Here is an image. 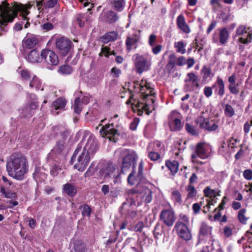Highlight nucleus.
I'll return each instance as SVG.
<instances>
[{"mask_svg": "<svg viewBox=\"0 0 252 252\" xmlns=\"http://www.w3.org/2000/svg\"><path fill=\"white\" fill-rule=\"evenodd\" d=\"M97 149V142L92 136L89 137L83 148L79 144L70 160L71 164H74V168L79 171H84L90 161L91 157Z\"/></svg>", "mask_w": 252, "mask_h": 252, "instance_id": "f257e3e1", "label": "nucleus"}, {"mask_svg": "<svg viewBox=\"0 0 252 252\" xmlns=\"http://www.w3.org/2000/svg\"><path fill=\"white\" fill-rule=\"evenodd\" d=\"M6 170L9 176L18 180L24 179L28 170L27 159L24 156L14 154L7 162Z\"/></svg>", "mask_w": 252, "mask_h": 252, "instance_id": "f03ea898", "label": "nucleus"}, {"mask_svg": "<svg viewBox=\"0 0 252 252\" xmlns=\"http://www.w3.org/2000/svg\"><path fill=\"white\" fill-rule=\"evenodd\" d=\"M22 12V17L24 20H27V15L29 12L27 9L21 4H16L13 6H9V4L4 1L0 5V28L2 31H5L4 27L8 22H12L13 19L17 16L18 11Z\"/></svg>", "mask_w": 252, "mask_h": 252, "instance_id": "7ed1b4c3", "label": "nucleus"}, {"mask_svg": "<svg viewBox=\"0 0 252 252\" xmlns=\"http://www.w3.org/2000/svg\"><path fill=\"white\" fill-rule=\"evenodd\" d=\"M54 130L57 134H60L62 139L59 140L52 150V152L57 155H60L63 153L66 148V140L69 135V132L65 127L63 126H56Z\"/></svg>", "mask_w": 252, "mask_h": 252, "instance_id": "20e7f679", "label": "nucleus"}, {"mask_svg": "<svg viewBox=\"0 0 252 252\" xmlns=\"http://www.w3.org/2000/svg\"><path fill=\"white\" fill-rule=\"evenodd\" d=\"M121 155L123 157L122 172L124 173L126 169L129 168L135 163L137 156L134 151L128 149L122 150Z\"/></svg>", "mask_w": 252, "mask_h": 252, "instance_id": "39448f33", "label": "nucleus"}, {"mask_svg": "<svg viewBox=\"0 0 252 252\" xmlns=\"http://www.w3.org/2000/svg\"><path fill=\"white\" fill-rule=\"evenodd\" d=\"M72 46V41L65 37H59L56 40V47L62 56H66L70 52Z\"/></svg>", "mask_w": 252, "mask_h": 252, "instance_id": "423d86ee", "label": "nucleus"}, {"mask_svg": "<svg viewBox=\"0 0 252 252\" xmlns=\"http://www.w3.org/2000/svg\"><path fill=\"white\" fill-rule=\"evenodd\" d=\"M140 90L142 94L143 100H148L153 104L155 102L154 97L156 94L154 92L153 88L151 84L148 83L146 80H142L140 84Z\"/></svg>", "mask_w": 252, "mask_h": 252, "instance_id": "0eeeda50", "label": "nucleus"}, {"mask_svg": "<svg viewBox=\"0 0 252 252\" xmlns=\"http://www.w3.org/2000/svg\"><path fill=\"white\" fill-rule=\"evenodd\" d=\"M211 150L209 146L205 143H198L196 147L195 152L191 156L192 162L198 157L201 159L207 158L210 155Z\"/></svg>", "mask_w": 252, "mask_h": 252, "instance_id": "6e6552de", "label": "nucleus"}, {"mask_svg": "<svg viewBox=\"0 0 252 252\" xmlns=\"http://www.w3.org/2000/svg\"><path fill=\"white\" fill-rule=\"evenodd\" d=\"M159 219L166 226L170 227L176 220L175 212L171 207L163 209L160 213Z\"/></svg>", "mask_w": 252, "mask_h": 252, "instance_id": "1a4fd4ad", "label": "nucleus"}, {"mask_svg": "<svg viewBox=\"0 0 252 252\" xmlns=\"http://www.w3.org/2000/svg\"><path fill=\"white\" fill-rule=\"evenodd\" d=\"M132 59L137 73H141L148 69L150 64L144 56L136 54L133 56Z\"/></svg>", "mask_w": 252, "mask_h": 252, "instance_id": "9d476101", "label": "nucleus"}, {"mask_svg": "<svg viewBox=\"0 0 252 252\" xmlns=\"http://www.w3.org/2000/svg\"><path fill=\"white\" fill-rule=\"evenodd\" d=\"M40 56L42 59H44L49 65L56 66L59 64L58 56L54 51L49 49L42 50Z\"/></svg>", "mask_w": 252, "mask_h": 252, "instance_id": "9b49d317", "label": "nucleus"}, {"mask_svg": "<svg viewBox=\"0 0 252 252\" xmlns=\"http://www.w3.org/2000/svg\"><path fill=\"white\" fill-rule=\"evenodd\" d=\"M99 132L102 136H107L110 141L116 142L118 139L119 133L118 130L114 128L113 124L106 125L101 127Z\"/></svg>", "mask_w": 252, "mask_h": 252, "instance_id": "f8f14e48", "label": "nucleus"}, {"mask_svg": "<svg viewBox=\"0 0 252 252\" xmlns=\"http://www.w3.org/2000/svg\"><path fill=\"white\" fill-rule=\"evenodd\" d=\"M174 228L179 236L183 240L188 241L191 239L192 235L190 231L186 224L178 221L175 225Z\"/></svg>", "mask_w": 252, "mask_h": 252, "instance_id": "ddd939ff", "label": "nucleus"}, {"mask_svg": "<svg viewBox=\"0 0 252 252\" xmlns=\"http://www.w3.org/2000/svg\"><path fill=\"white\" fill-rule=\"evenodd\" d=\"M132 205H135V201L133 198H129L126 202L123 203L120 211L122 214L134 218L136 215V212L132 209L131 207Z\"/></svg>", "mask_w": 252, "mask_h": 252, "instance_id": "4468645a", "label": "nucleus"}, {"mask_svg": "<svg viewBox=\"0 0 252 252\" xmlns=\"http://www.w3.org/2000/svg\"><path fill=\"white\" fill-rule=\"evenodd\" d=\"M196 122L201 128L210 131L215 130L218 128V125L216 122L205 120L203 117L198 118Z\"/></svg>", "mask_w": 252, "mask_h": 252, "instance_id": "2eb2a0df", "label": "nucleus"}, {"mask_svg": "<svg viewBox=\"0 0 252 252\" xmlns=\"http://www.w3.org/2000/svg\"><path fill=\"white\" fill-rule=\"evenodd\" d=\"M145 102L137 101L135 105V107L137 109L138 114L141 115L143 111H145L147 114H149V111L150 109H154V104H152L151 102L145 100Z\"/></svg>", "mask_w": 252, "mask_h": 252, "instance_id": "dca6fc26", "label": "nucleus"}, {"mask_svg": "<svg viewBox=\"0 0 252 252\" xmlns=\"http://www.w3.org/2000/svg\"><path fill=\"white\" fill-rule=\"evenodd\" d=\"M139 40V36L136 34L128 35L126 40V49L128 51H130L133 46H134V47L136 48V44Z\"/></svg>", "mask_w": 252, "mask_h": 252, "instance_id": "f3484780", "label": "nucleus"}, {"mask_svg": "<svg viewBox=\"0 0 252 252\" xmlns=\"http://www.w3.org/2000/svg\"><path fill=\"white\" fill-rule=\"evenodd\" d=\"M104 20L109 24H113L119 19L118 14L114 11L109 10L103 14Z\"/></svg>", "mask_w": 252, "mask_h": 252, "instance_id": "a211bd4d", "label": "nucleus"}, {"mask_svg": "<svg viewBox=\"0 0 252 252\" xmlns=\"http://www.w3.org/2000/svg\"><path fill=\"white\" fill-rule=\"evenodd\" d=\"M177 25L183 32L186 33H189L190 30L187 24L185 19L183 15H180L177 18Z\"/></svg>", "mask_w": 252, "mask_h": 252, "instance_id": "6ab92c4d", "label": "nucleus"}, {"mask_svg": "<svg viewBox=\"0 0 252 252\" xmlns=\"http://www.w3.org/2000/svg\"><path fill=\"white\" fill-rule=\"evenodd\" d=\"M138 197L142 198V201L145 203H149L152 200V191L148 188L144 187L143 190L140 192Z\"/></svg>", "mask_w": 252, "mask_h": 252, "instance_id": "aec40b11", "label": "nucleus"}, {"mask_svg": "<svg viewBox=\"0 0 252 252\" xmlns=\"http://www.w3.org/2000/svg\"><path fill=\"white\" fill-rule=\"evenodd\" d=\"M38 43L37 38L33 36L25 37L22 42L23 47L27 49H32Z\"/></svg>", "mask_w": 252, "mask_h": 252, "instance_id": "412c9836", "label": "nucleus"}, {"mask_svg": "<svg viewBox=\"0 0 252 252\" xmlns=\"http://www.w3.org/2000/svg\"><path fill=\"white\" fill-rule=\"evenodd\" d=\"M126 4L125 0H112L111 1V5L112 9L117 12L122 11Z\"/></svg>", "mask_w": 252, "mask_h": 252, "instance_id": "4be33fe9", "label": "nucleus"}, {"mask_svg": "<svg viewBox=\"0 0 252 252\" xmlns=\"http://www.w3.org/2000/svg\"><path fill=\"white\" fill-rule=\"evenodd\" d=\"M66 104V101L65 99L63 98H59L57 100L55 101L53 103V107L55 109V111H53V113H54L55 115H58L59 111H56L58 110H63Z\"/></svg>", "mask_w": 252, "mask_h": 252, "instance_id": "5701e85b", "label": "nucleus"}, {"mask_svg": "<svg viewBox=\"0 0 252 252\" xmlns=\"http://www.w3.org/2000/svg\"><path fill=\"white\" fill-rule=\"evenodd\" d=\"M38 106V104L37 101L32 102L29 106H27L23 109H21V113L24 116H27L31 114L32 111L36 109Z\"/></svg>", "mask_w": 252, "mask_h": 252, "instance_id": "b1692460", "label": "nucleus"}, {"mask_svg": "<svg viewBox=\"0 0 252 252\" xmlns=\"http://www.w3.org/2000/svg\"><path fill=\"white\" fill-rule=\"evenodd\" d=\"M29 82V87L31 88H34L36 90L38 91L41 87L42 82L41 80L35 75L32 76Z\"/></svg>", "mask_w": 252, "mask_h": 252, "instance_id": "393cba45", "label": "nucleus"}, {"mask_svg": "<svg viewBox=\"0 0 252 252\" xmlns=\"http://www.w3.org/2000/svg\"><path fill=\"white\" fill-rule=\"evenodd\" d=\"M28 60L32 63H38L42 60L40 54L36 50H32L28 56Z\"/></svg>", "mask_w": 252, "mask_h": 252, "instance_id": "a878e982", "label": "nucleus"}, {"mask_svg": "<svg viewBox=\"0 0 252 252\" xmlns=\"http://www.w3.org/2000/svg\"><path fill=\"white\" fill-rule=\"evenodd\" d=\"M212 227L206 223L202 222L199 229V235L203 236H208L211 234Z\"/></svg>", "mask_w": 252, "mask_h": 252, "instance_id": "bb28decb", "label": "nucleus"}, {"mask_svg": "<svg viewBox=\"0 0 252 252\" xmlns=\"http://www.w3.org/2000/svg\"><path fill=\"white\" fill-rule=\"evenodd\" d=\"M165 165L168 169L171 171L173 175H175L178 171L179 163L176 160L172 161L167 160L165 162Z\"/></svg>", "mask_w": 252, "mask_h": 252, "instance_id": "cd10ccee", "label": "nucleus"}, {"mask_svg": "<svg viewBox=\"0 0 252 252\" xmlns=\"http://www.w3.org/2000/svg\"><path fill=\"white\" fill-rule=\"evenodd\" d=\"M185 81L186 82L190 83L192 87L198 88L199 86L198 78L194 73H189L187 74V78L186 79Z\"/></svg>", "mask_w": 252, "mask_h": 252, "instance_id": "c85d7f7f", "label": "nucleus"}, {"mask_svg": "<svg viewBox=\"0 0 252 252\" xmlns=\"http://www.w3.org/2000/svg\"><path fill=\"white\" fill-rule=\"evenodd\" d=\"M118 36V34L116 32H110L106 33L103 35L102 38L104 43H107L109 41H113L116 40Z\"/></svg>", "mask_w": 252, "mask_h": 252, "instance_id": "c756f323", "label": "nucleus"}, {"mask_svg": "<svg viewBox=\"0 0 252 252\" xmlns=\"http://www.w3.org/2000/svg\"><path fill=\"white\" fill-rule=\"evenodd\" d=\"M219 39L221 44H225L229 37V32L226 28H223L219 30Z\"/></svg>", "mask_w": 252, "mask_h": 252, "instance_id": "7c9ffc66", "label": "nucleus"}, {"mask_svg": "<svg viewBox=\"0 0 252 252\" xmlns=\"http://www.w3.org/2000/svg\"><path fill=\"white\" fill-rule=\"evenodd\" d=\"M64 192L70 196H74L77 192L76 188L71 184L67 183L63 187Z\"/></svg>", "mask_w": 252, "mask_h": 252, "instance_id": "2f4dec72", "label": "nucleus"}, {"mask_svg": "<svg viewBox=\"0 0 252 252\" xmlns=\"http://www.w3.org/2000/svg\"><path fill=\"white\" fill-rule=\"evenodd\" d=\"M169 126L172 130H179L182 126L181 121L177 118L170 120Z\"/></svg>", "mask_w": 252, "mask_h": 252, "instance_id": "473e14b6", "label": "nucleus"}, {"mask_svg": "<svg viewBox=\"0 0 252 252\" xmlns=\"http://www.w3.org/2000/svg\"><path fill=\"white\" fill-rule=\"evenodd\" d=\"M168 62L166 65V68L168 71H171L175 66L176 56L175 54H170L168 57Z\"/></svg>", "mask_w": 252, "mask_h": 252, "instance_id": "72a5a7b5", "label": "nucleus"}, {"mask_svg": "<svg viewBox=\"0 0 252 252\" xmlns=\"http://www.w3.org/2000/svg\"><path fill=\"white\" fill-rule=\"evenodd\" d=\"M73 68L68 65H63L59 67L58 72L62 75H68L72 73Z\"/></svg>", "mask_w": 252, "mask_h": 252, "instance_id": "f704fd0d", "label": "nucleus"}, {"mask_svg": "<svg viewBox=\"0 0 252 252\" xmlns=\"http://www.w3.org/2000/svg\"><path fill=\"white\" fill-rule=\"evenodd\" d=\"M186 43H184L182 41L176 42L174 43V47L176 49V52L181 54H184L186 53Z\"/></svg>", "mask_w": 252, "mask_h": 252, "instance_id": "c9c22d12", "label": "nucleus"}, {"mask_svg": "<svg viewBox=\"0 0 252 252\" xmlns=\"http://www.w3.org/2000/svg\"><path fill=\"white\" fill-rule=\"evenodd\" d=\"M148 158L152 161H157L160 158V152L155 151L147 148Z\"/></svg>", "mask_w": 252, "mask_h": 252, "instance_id": "e433bc0d", "label": "nucleus"}, {"mask_svg": "<svg viewBox=\"0 0 252 252\" xmlns=\"http://www.w3.org/2000/svg\"><path fill=\"white\" fill-rule=\"evenodd\" d=\"M163 146H162L161 143L160 141H157L153 143H151L149 144L147 148L151 149V150L160 152Z\"/></svg>", "mask_w": 252, "mask_h": 252, "instance_id": "4c0bfd02", "label": "nucleus"}, {"mask_svg": "<svg viewBox=\"0 0 252 252\" xmlns=\"http://www.w3.org/2000/svg\"><path fill=\"white\" fill-rule=\"evenodd\" d=\"M116 168L113 165L110 164L105 170V177L108 176L111 177L112 176L114 178H117L119 176V173L117 172V174H113L115 171Z\"/></svg>", "mask_w": 252, "mask_h": 252, "instance_id": "58836bf2", "label": "nucleus"}, {"mask_svg": "<svg viewBox=\"0 0 252 252\" xmlns=\"http://www.w3.org/2000/svg\"><path fill=\"white\" fill-rule=\"evenodd\" d=\"M21 79L24 82L30 81L32 78L30 72L26 69L22 70L20 71Z\"/></svg>", "mask_w": 252, "mask_h": 252, "instance_id": "ea45409f", "label": "nucleus"}, {"mask_svg": "<svg viewBox=\"0 0 252 252\" xmlns=\"http://www.w3.org/2000/svg\"><path fill=\"white\" fill-rule=\"evenodd\" d=\"M186 190L188 192V198H192L196 196L197 191L195 188L191 185H188L186 188Z\"/></svg>", "mask_w": 252, "mask_h": 252, "instance_id": "a19ab883", "label": "nucleus"}, {"mask_svg": "<svg viewBox=\"0 0 252 252\" xmlns=\"http://www.w3.org/2000/svg\"><path fill=\"white\" fill-rule=\"evenodd\" d=\"M217 83L219 87L218 95L222 96L224 94V84L222 79L220 77L217 78Z\"/></svg>", "mask_w": 252, "mask_h": 252, "instance_id": "79ce46f5", "label": "nucleus"}, {"mask_svg": "<svg viewBox=\"0 0 252 252\" xmlns=\"http://www.w3.org/2000/svg\"><path fill=\"white\" fill-rule=\"evenodd\" d=\"M171 196L175 203L181 204L182 202L181 194L178 190H174L172 192Z\"/></svg>", "mask_w": 252, "mask_h": 252, "instance_id": "37998d69", "label": "nucleus"}, {"mask_svg": "<svg viewBox=\"0 0 252 252\" xmlns=\"http://www.w3.org/2000/svg\"><path fill=\"white\" fill-rule=\"evenodd\" d=\"M246 213V210L245 209H242L238 212V220L243 224H246L248 219V218L245 216Z\"/></svg>", "mask_w": 252, "mask_h": 252, "instance_id": "c03bdc74", "label": "nucleus"}, {"mask_svg": "<svg viewBox=\"0 0 252 252\" xmlns=\"http://www.w3.org/2000/svg\"><path fill=\"white\" fill-rule=\"evenodd\" d=\"M82 103L79 97H77L74 100L73 109L76 114H80L82 110Z\"/></svg>", "mask_w": 252, "mask_h": 252, "instance_id": "a18cd8bd", "label": "nucleus"}, {"mask_svg": "<svg viewBox=\"0 0 252 252\" xmlns=\"http://www.w3.org/2000/svg\"><path fill=\"white\" fill-rule=\"evenodd\" d=\"M74 249L75 252H86L85 248L79 240H76L74 242Z\"/></svg>", "mask_w": 252, "mask_h": 252, "instance_id": "49530a36", "label": "nucleus"}, {"mask_svg": "<svg viewBox=\"0 0 252 252\" xmlns=\"http://www.w3.org/2000/svg\"><path fill=\"white\" fill-rule=\"evenodd\" d=\"M141 178H139L138 177L137 178H135L134 172L131 173L128 178H127V182L131 185H137L139 182V180Z\"/></svg>", "mask_w": 252, "mask_h": 252, "instance_id": "de8ad7c7", "label": "nucleus"}, {"mask_svg": "<svg viewBox=\"0 0 252 252\" xmlns=\"http://www.w3.org/2000/svg\"><path fill=\"white\" fill-rule=\"evenodd\" d=\"M86 20H87V18L83 14H78L76 15V22L77 23L79 27H83Z\"/></svg>", "mask_w": 252, "mask_h": 252, "instance_id": "09e8293b", "label": "nucleus"}, {"mask_svg": "<svg viewBox=\"0 0 252 252\" xmlns=\"http://www.w3.org/2000/svg\"><path fill=\"white\" fill-rule=\"evenodd\" d=\"M163 232L162 229L158 225H157L154 229L153 233L154 235L155 238L158 239L162 235Z\"/></svg>", "mask_w": 252, "mask_h": 252, "instance_id": "8fccbe9b", "label": "nucleus"}, {"mask_svg": "<svg viewBox=\"0 0 252 252\" xmlns=\"http://www.w3.org/2000/svg\"><path fill=\"white\" fill-rule=\"evenodd\" d=\"M225 114L226 115L231 117L234 115V110L233 107L229 104H226L225 105V109H224Z\"/></svg>", "mask_w": 252, "mask_h": 252, "instance_id": "3c124183", "label": "nucleus"}, {"mask_svg": "<svg viewBox=\"0 0 252 252\" xmlns=\"http://www.w3.org/2000/svg\"><path fill=\"white\" fill-rule=\"evenodd\" d=\"M201 72L203 73V78L204 79H207L211 77V70L210 68L207 67L206 66H204L201 69Z\"/></svg>", "mask_w": 252, "mask_h": 252, "instance_id": "603ef678", "label": "nucleus"}, {"mask_svg": "<svg viewBox=\"0 0 252 252\" xmlns=\"http://www.w3.org/2000/svg\"><path fill=\"white\" fill-rule=\"evenodd\" d=\"M203 192L205 196H216V191L212 189L209 187H206L203 190Z\"/></svg>", "mask_w": 252, "mask_h": 252, "instance_id": "864d4df0", "label": "nucleus"}, {"mask_svg": "<svg viewBox=\"0 0 252 252\" xmlns=\"http://www.w3.org/2000/svg\"><path fill=\"white\" fill-rule=\"evenodd\" d=\"M238 83L234 85H229L228 86V89L230 92L232 94H237L239 92V90L238 88Z\"/></svg>", "mask_w": 252, "mask_h": 252, "instance_id": "5fc2aeb1", "label": "nucleus"}, {"mask_svg": "<svg viewBox=\"0 0 252 252\" xmlns=\"http://www.w3.org/2000/svg\"><path fill=\"white\" fill-rule=\"evenodd\" d=\"M92 210L91 208L88 205H85L83 207V210L82 211V215L83 216L90 217L91 214Z\"/></svg>", "mask_w": 252, "mask_h": 252, "instance_id": "6e6d98bb", "label": "nucleus"}, {"mask_svg": "<svg viewBox=\"0 0 252 252\" xmlns=\"http://www.w3.org/2000/svg\"><path fill=\"white\" fill-rule=\"evenodd\" d=\"M245 33H247L246 27L243 25H241L239 26L236 31V35H243Z\"/></svg>", "mask_w": 252, "mask_h": 252, "instance_id": "4d7b16f0", "label": "nucleus"}, {"mask_svg": "<svg viewBox=\"0 0 252 252\" xmlns=\"http://www.w3.org/2000/svg\"><path fill=\"white\" fill-rule=\"evenodd\" d=\"M252 39V34L251 33H248L246 38L241 37L239 38V41L242 43L247 44L251 42Z\"/></svg>", "mask_w": 252, "mask_h": 252, "instance_id": "13d9d810", "label": "nucleus"}, {"mask_svg": "<svg viewBox=\"0 0 252 252\" xmlns=\"http://www.w3.org/2000/svg\"><path fill=\"white\" fill-rule=\"evenodd\" d=\"M186 63V58L184 56H180L178 58H176L175 61V65L178 66H183Z\"/></svg>", "mask_w": 252, "mask_h": 252, "instance_id": "bf43d9fd", "label": "nucleus"}, {"mask_svg": "<svg viewBox=\"0 0 252 252\" xmlns=\"http://www.w3.org/2000/svg\"><path fill=\"white\" fill-rule=\"evenodd\" d=\"M214 85L212 87L206 86L204 89V94L207 97L211 96L213 93L212 88L214 87Z\"/></svg>", "mask_w": 252, "mask_h": 252, "instance_id": "052dcab7", "label": "nucleus"}, {"mask_svg": "<svg viewBox=\"0 0 252 252\" xmlns=\"http://www.w3.org/2000/svg\"><path fill=\"white\" fill-rule=\"evenodd\" d=\"M185 128L186 130L189 133L192 135L196 134V130L194 126H191L189 123H187L185 125Z\"/></svg>", "mask_w": 252, "mask_h": 252, "instance_id": "680f3d73", "label": "nucleus"}, {"mask_svg": "<svg viewBox=\"0 0 252 252\" xmlns=\"http://www.w3.org/2000/svg\"><path fill=\"white\" fill-rule=\"evenodd\" d=\"M110 48L105 46L101 48V52L99 53V56H102V54L106 57H108L110 55Z\"/></svg>", "mask_w": 252, "mask_h": 252, "instance_id": "e2e57ef3", "label": "nucleus"}, {"mask_svg": "<svg viewBox=\"0 0 252 252\" xmlns=\"http://www.w3.org/2000/svg\"><path fill=\"white\" fill-rule=\"evenodd\" d=\"M1 192L3 193L6 198H13L15 197V193L6 191L3 188L1 189Z\"/></svg>", "mask_w": 252, "mask_h": 252, "instance_id": "0e129e2a", "label": "nucleus"}, {"mask_svg": "<svg viewBox=\"0 0 252 252\" xmlns=\"http://www.w3.org/2000/svg\"><path fill=\"white\" fill-rule=\"evenodd\" d=\"M244 177L248 180H252V170L250 169L245 170L243 172Z\"/></svg>", "mask_w": 252, "mask_h": 252, "instance_id": "69168bd1", "label": "nucleus"}, {"mask_svg": "<svg viewBox=\"0 0 252 252\" xmlns=\"http://www.w3.org/2000/svg\"><path fill=\"white\" fill-rule=\"evenodd\" d=\"M192 209L194 214H198L201 210V205L198 203H194L192 205Z\"/></svg>", "mask_w": 252, "mask_h": 252, "instance_id": "338daca9", "label": "nucleus"}, {"mask_svg": "<svg viewBox=\"0 0 252 252\" xmlns=\"http://www.w3.org/2000/svg\"><path fill=\"white\" fill-rule=\"evenodd\" d=\"M144 227V223L142 221L138 222L134 227V230L136 232H141Z\"/></svg>", "mask_w": 252, "mask_h": 252, "instance_id": "774afa93", "label": "nucleus"}]
</instances>
